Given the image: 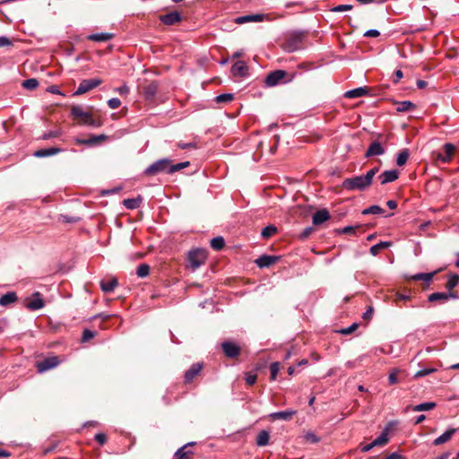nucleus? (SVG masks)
Segmentation results:
<instances>
[{"label": "nucleus", "mask_w": 459, "mask_h": 459, "mask_svg": "<svg viewBox=\"0 0 459 459\" xmlns=\"http://www.w3.org/2000/svg\"><path fill=\"white\" fill-rule=\"evenodd\" d=\"M71 114L74 119H77L79 123L91 126H99L100 124L92 117L91 114L82 109L81 106H73L71 108Z\"/></svg>", "instance_id": "nucleus-1"}, {"label": "nucleus", "mask_w": 459, "mask_h": 459, "mask_svg": "<svg viewBox=\"0 0 459 459\" xmlns=\"http://www.w3.org/2000/svg\"><path fill=\"white\" fill-rule=\"evenodd\" d=\"M342 186L348 191H363L367 189L369 185L362 175L344 179Z\"/></svg>", "instance_id": "nucleus-2"}, {"label": "nucleus", "mask_w": 459, "mask_h": 459, "mask_svg": "<svg viewBox=\"0 0 459 459\" xmlns=\"http://www.w3.org/2000/svg\"><path fill=\"white\" fill-rule=\"evenodd\" d=\"M170 163L169 159H160L146 168L144 173L148 176H153L160 172L169 173Z\"/></svg>", "instance_id": "nucleus-3"}, {"label": "nucleus", "mask_w": 459, "mask_h": 459, "mask_svg": "<svg viewBox=\"0 0 459 459\" xmlns=\"http://www.w3.org/2000/svg\"><path fill=\"white\" fill-rule=\"evenodd\" d=\"M206 251L204 249H195L189 252L188 261L193 270L199 268L206 260Z\"/></svg>", "instance_id": "nucleus-4"}, {"label": "nucleus", "mask_w": 459, "mask_h": 459, "mask_svg": "<svg viewBox=\"0 0 459 459\" xmlns=\"http://www.w3.org/2000/svg\"><path fill=\"white\" fill-rule=\"evenodd\" d=\"M102 81L99 78L94 79H89V80H82L76 91H74V95H82L84 94L92 89L98 87L100 85Z\"/></svg>", "instance_id": "nucleus-5"}, {"label": "nucleus", "mask_w": 459, "mask_h": 459, "mask_svg": "<svg viewBox=\"0 0 459 459\" xmlns=\"http://www.w3.org/2000/svg\"><path fill=\"white\" fill-rule=\"evenodd\" d=\"M59 362L60 361L58 359V357L53 356V357L46 358L40 361H38L36 367H37L38 372L43 373V372H46L49 369L56 368V366H58Z\"/></svg>", "instance_id": "nucleus-6"}, {"label": "nucleus", "mask_w": 459, "mask_h": 459, "mask_svg": "<svg viewBox=\"0 0 459 459\" xmlns=\"http://www.w3.org/2000/svg\"><path fill=\"white\" fill-rule=\"evenodd\" d=\"M286 74L284 70L273 71L266 76L265 84L269 87L276 86L285 78Z\"/></svg>", "instance_id": "nucleus-7"}, {"label": "nucleus", "mask_w": 459, "mask_h": 459, "mask_svg": "<svg viewBox=\"0 0 459 459\" xmlns=\"http://www.w3.org/2000/svg\"><path fill=\"white\" fill-rule=\"evenodd\" d=\"M444 152L445 153H437L436 159L443 163H448L452 160L455 147L454 144L450 143H446L444 144Z\"/></svg>", "instance_id": "nucleus-8"}, {"label": "nucleus", "mask_w": 459, "mask_h": 459, "mask_svg": "<svg viewBox=\"0 0 459 459\" xmlns=\"http://www.w3.org/2000/svg\"><path fill=\"white\" fill-rule=\"evenodd\" d=\"M224 354L230 359H235L240 354V348L235 342L226 341L221 343Z\"/></svg>", "instance_id": "nucleus-9"}, {"label": "nucleus", "mask_w": 459, "mask_h": 459, "mask_svg": "<svg viewBox=\"0 0 459 459\" xmlns=\"http://www.w3.org/2000/svg\"><path fill=\"white\" fill-rule=\"evenodd\" d=\"M300 43L301 34L295 33L286 39L283 48L288 52H294L299 48Z\"/></svg>", "instance_id": "nucleus-10"}, {"label": "nucleus", "mask_w": 459, "mask_h": 459, "mask_svg": "<svg viewBox=\"0 0 459 459\" xmlns=\"http://www.w3.org/2000/svg\"><path fill=\"white\" fill-rule=\"evenodd\" d=\"M280 260V256L263 255L255 263L259 268L269 267Z\"/></svg>", "instance_id": "nucleus-11"}, {"label": "nucleus", "mask_w": 459, "mask_h": 459, "mask_svg": "<svg viewBox=\"0 0 459 459\" xmlns=\"http://www.w3.org/2000/svg\"><path fill=\"white\" fill-rule=\"evenodd\" d=\"M267 20H269V18H268V15H266V14H249V15L239 16V17L236 18L235 21L237 23L242 24L245 22H264V21H267Z\"/></svg>", "instance_id": "nucleus-12"}, {"label": "nucleus", "mask_w": 459, "mask_h": 459, "mask_svg": "<svg viewBox=\"0 0 459 459\" xmlns=\"http://www.w3.org/2000/svg\"><path fill=\"white\" fill-rule=\"evenodd\" d=\"M162 23L166 25H173L181 21V14L178 12H170L160 17Z\"/></svg>", "instance_id": "nucleus-13"}, {"label": "nucleus", "mask_w": 459, "mask_h": 459, "mask_svg": "<svg viewBox=\"0 0 459 459\" xmlns=\"http://www.w3.org/2000/svg\"><path fill=\"white\" fill-rule=\"evenodd\" d=\"M399 177L397 169L385 170L379 175V179L382 185L395 181Z\"/></svg>", "instance_id": "nucleus-14"}, {"label": "nucleus", "mask_w": 459, "mask_h": 459, "mask_svg": "<svg viewBox=\"0 0 459 459\" xmlns=\"http://www.w3.org/2000/svg\"><path fill=\"white\" fill-rule=\"evenodd\" d=\"M297 413L295 410L289 409L282 411H276L269 414V418L271 420H290L292 416H294Z\"/></svg>", "instance_id": "nucleus-15"}, {"label": "nucleus", "mask_w": 459, "mask_h": 459, "mask_svg": "<svg viewBox=\"0 0 459 459\" xmlns=\"http://www.w3.org/2000/svg\"><path fill=\"white\" fill-rule=\"evenodd\" d=\"M385 153V149L381 145V143L377 141H375L370 143L368 146L367 152H366V157H371V156H379Z\"/></svg>", "instance_id": "nucleus-16"}, {"label": "nucleus", "mask_w": 459, "mask_h": 459, "mask_svg": "<svg viewBox=\"0 0 459 459\" xmlns=\"http://www.w3.org/2000/svg\"><path fill=\"white\" fill-rule=\"evenodd\" d=\"M330 219V213L326 209H321L314 213L312 221L313 224L317 226L321 225L322 223L325 222Z\"/></svg>", "instance_id": "nucleus-17"}, {"label": "nucleus", "mask_w": 459, "mask_h": 459, "mask_svg": "<svg viewBox=\"0 0 459 459\" xmlns=\"http://www.w3.org/2000/svg\"><path fill=\"white\" fill-rule=\"evenodd\" d=\"M202 368V363L193 364L191 368L187 369L185 373V381L187 383L191 382L200 373Z\"/></svg>", "instance_id": "nucleus-18"}, {"label": "nucleus", "mask_w": 459, "mask_h": 459, "mask_svg": "<svg viewBox=\"0 0 459 459\" xmlns=\"http://www.w3.org/2000/svg\"><path fill=\"white\" fill-rule=\"evenodd\" d=\"M231 74L234 76L244 77L247 74V66L243 61H238L231 66Z\"/></svg>", "instance_id": "nucleus-19"}, {"label": "nucleus", "mask_w": 459, "mask_h": 459, "mask_svg": "<svg viewBox=\"0 0 459 459\" xmlns=\"http://www.w3.org/2000/svg\"><path fill=\"white\" fill-rule=\"evenodd\" d=\"M456 431L457 429H448L442 435L434 439L433 445L440 446L442 444L448 442Z\"/></svg>", "instance_id": "nucleus-20"}, {"label": "nucleus", "mask_w": 459, "mask_h": 459, "mask_svg": "<svg viewBox=\"0 0 459 459\" xmlns=\"http://www.w3.org/2000/svg\"><path fill=\"white\" fill-rule=\"evenodd\" d=\"M118 282L117 278L112 277L110 279L101 280L100 281V289L105 293H109L114 290V289L117 286Z\"/></svg>", "instance_id": "nucleus-21"}, {"label": "nucleus", "mask_w": 459, "mask_h": 459, "mask_svg": "<svg viewBox=\"0 0 459 459\" xmlns=\"http://www.w3.org/2000/svg\"><path fill=\"white\" fill-rule=\"evenodd\" d=\"M45 303L42 298L40 297V294L39 292H36L34 294V299L30 301H29L26 305L27 308L32 311L41 309L44 307Z\"/></svg>", "instance_id": "nucleus-22"}, {"label": "nucleus", "mask_w": 459, "mask_h": 459, "mask_svg": "<svg viewBox=\"0 0 459 459\" xmlns=\"http://www.w3.org/2000/svg\"><path fill=\"white\" fill-rule=\"evenodd\" d=\"M62 152L61 148L50 147L46 149H39L34 152V156L37 158H45L58 154Z\"/></svg>", "instance_id": "nucleus-23"}, {"label": "nucleus", "mask_w": 459, "mask_h": 459, "mask_svg": "<svg viewBox=\"0 0 459 459\" xmlns=\"http://www.w3.org/2000/svg\"><path fill=\"white\" fill-rule=\"evenodd\" d=\"M158 83L152 82L143 87V96L146 100H152L158 92Z\"/></svg>", "instance_id": "nucleus-24"}, {"label": "nucleus", "mask_w": 459, "mask_h": 459, "mask_svg": "<svg viewBox=\"0 0 459 459\" xmlns=\"http://www.w3.org/2000/svg\"><path fill=\"white\" fill-rule=\"evenodd\" d=\"M113 38L114 34L108 32L92 33L87 36V39L94 42H106Z\"/></svg>", "instance_id": "nucleus-25"}, {"label": "nucleus", "mask_w": 459, "mask_h": 459, "mask_svg": "<svg viewBox=\"0 0 459 459\" xmlns=\"http://www.w3.org/2000/svg\"><path fill=\"white\" fill-rule=\"evenodd\" d=\"M368 90L367 87H359L345 92L344 96L349 99L359 98L367 95Z\"/></svg>", "instance_id": "nucleus-26"}, {"label": "nucleus", "mask_w": 459, "mask_h": 459, "mask_svg": "<svg viewBox=\"0 0 459 459\" xmlns=\"http://www.w3.org/2000/svg\"><path fill=\"white\" fill-rule=\"evenodd\" d=\"M195 442H190L178 449L175 453L176 459H191L190 455L193 454L191 451H186V448L190 446H194Z\"/></svg>", "instance_id": "nucleus-27"}, {"label": "nucleus", "mask_w": 459, "mask_h": 459, "mask_svg": "<svg viewBox=\"0 0 459 459\" xmlns=\"http://www.w3.org/2000/svg\"><path fill=\"white\" fill-rule=\"evenodd\" d=\"M17 300V295L13 291L7 292L0 298V306L5 307L14 303Z\"/></svg>", "instance_id": "nucleus-28"}, {"label": "nucleus", "mask_w": 459, "mask_h": 459, "mask_svg": "<svg viewBox=\"0 0 459 459\" xmlns=\"http://www.w3.org/2000/svg\"><path fill=\"white\" fill-rule=\"evenodd\" d=\"M455 298V296L453 293H445V292H434L430 294L428 298L429 302H434L437 300H447L449 298Z\"/></svg>", "instance_id": "nucleus-29"}, {"label": "nucleus", "mask_w": 459, "mask_h": 459, "mask_svg": "<svg viewBox=\"0 0 459 459\" xmlns=\"http://www.w3.org/2000/svg\"><path fill=\"white\" fill-rule=\"evenodd\" d=\"M142 201H143L142 197L138 196L137 198L125 199L123 201V204L126 209L134 210L140 206V204H142Z\"/></svg>", "instance_id": "nucleus-30"}, {"label": "nucleus", "mask_w": 459, "mask_h": 459, "mask_svg": "<svg viewBox=\"0 0 459 459\" xmlns=\"http://www.w3.org/2000/svg\"><path fill=\"white\" fill-rule=\"evenodd\" d=\"M391 246V242H388V241H381L376 245H373L370 249H369V253L373 255V256H376L378 255V253L380 252L381 249L383 248H387Z\"/></svg>", "instance_id": "nucleus-31"}, {"label": "nucleus", "mask_w": 459, "mask_h": 459, "mask_svg": "<svg viewBox=\"0 0 459 459\" xmlns=\"http://www.w3.org/2000/svg\"><path fill=\"white\" fill-rule=\"evenodd\" d=\"M436 406H437L436 403L427 402V403H422L415 405L412 410L414 411H427L433 410Z\"/></svg>", "instance_id": "nucleus-32"}, {"label": "nucleus", "mask_w": 459, "mask_h": 459, "mask_svg": "<svg viewBox=\"0 0 459 459\" xmlns=\"http://www.w3.org/2000/svg\"><path fill=\"white\" fill-rule=\"evenodd\" d=\"M270 438L269 432L266 430H262L256 438V445L259 446H264L268 444Z\"/></svg>", "instance_id": "nucleus-33"}, {"label": "nucleus", "mask_w": 459, "mask_h": 459, "mask_svg": "<svg viewBox=\"0 0 459 459\" xmlns=\"http://www.w3.org/2000/svg\"><path fill=\"white\" fill-rule=\"evenodd\" d=\"M106 138V135L100 134V135H94L91 137L90 139H77L76 142L79 144H94L97 143L100 140H103Z\"/></svg>", "instance_id": "nucleus-34"}, {"label": "nucleus", "mask_w": 459, "mask_h": 459, "mask_svg": "<svg viewBox=\"0 0 459 459\" xmlns=\"http://www.w3.org/2000/svg\"><path fill=\"white\" fill-rule=\"evenodd\" d=\"M388 434L386 431H384L380 434L379 437L375 438L372 443L374 446H385L388 442Z\"/></svg>", "instance_id": "nucleus-35"}, {"label": "nucleus", "mask_w": 459, "mask_h": 459, "mask_svg": "<svg viewBox=\"0 0 459 459\" xmlns=\"http://www.w3.org/2000/svg\"><path fill=\"white\" fill-rule=\"evenodd\" d=\"M434 274L435 273H421L412 275L411 279L414 281H424L426 282H429L433 279Z\"/></svg>", "instance_id": "nucleus-36"}, {"label": "nucleus", "mask_w": 459, "mask_h": 459, "mask_svg": "<svg viewBox=\"0 0 459 459\" xmlns=\"http://www.w3.org/2000/svg\"><path fill=\"white\" fill-rule=\"evenodd\" d=\"M409 155L410 153L407 149L402 150L397 155L396 164L400 167L403 166L407 162Z\"/></svg>", "instance_id": "nucleus-37"}, {"label": "nucleus", "mask_w": 459, "mask_h": 459, "mask_svg": "<svg viewBox=\"0 0 459 459\" xmlns=\"http://www.w3.org/2000/svg\"><path fill=\"white\" fill-rule=\"evenodd\" d=\"M224 246H225V241L222 237H215L211 240V247L214 250H217V251L221 250L224 247Z\"/></svg>", "instance_id": "nucleus-38"}, {"label": "nucleus", "mask_w": 459, "mask_h": 459, "mask_svg": "<svg viewBox=\"0 0 459 459\" xmlns=\"http://www.w3.org/2000/svg\"><path fill=\"white\" fill-rule=\"evenodd\" d=\"M277 231V228L273 225H268L264 227L261 232V235L264 238H268L275 234Z\"/></svg>", "instance_id": "nucleus-39"}, {"label": "nucleus", "mask_w": 459, "mask_h": 459, "mask_svg": "<svg viewBox=\"0 0 459 459\" xmlns=\"http://www.w3.org/2000/svg\"><path fill=\"white\" fill-rule=\"evenodd\" d=\"M385 210L378 205H371L368 208L365 209L362 213L363 214H383Z\"/></svg>", "instance_id": "nucleus-40"}, {"label": "nucleus", "mask_w": 459, "mask_h": 459, "mask_svg": "<svg viewBox=\"0 0 459 459\" xmlns=\"http://www.w3.org/2000/svg\"><path fill=\"white\" fill-rule=\"evenodd\" d=\"M150 273V266L146 264H142L138 266L136 270V274L140 278L146 277Z\"/></svg>", "instance_id": "nucleus-41"}, {"label": "nucleus", "mask_w": 459, "mask_h": 459, "mask_svg": "<svg viewBox=\"0 0 459 459\" xmlns=\"http://www.w3.org/2000/svg\"><path fill=\"white\" fill-rule=\"evenodd\" d=\"M38 86H39V82L37 79H34V78L27 79L22 82V87L27 90H34Z\"/></svg>", "instance_id": "nucleus-42"}, {"label": "nucleus", "mask_w": 459, "mask_h": 459, "mask_svg": "<svg viewBox=\"0 0 459 459\" xmlns=\"http://www.w3.org/2000/svg\"><path fill=\"white\" fill-rule=\"evenodd\" d=\"M414 108V104L409 100L402 101L398 104L397 111L406 112Z\"/></svg>", "instance_id": "nucleus-43"}, {"label": "nucleus", "mask_w": 459, "mask_h": 459, "mask_svg": "<svg viewBox=\"0 0 459 459\" xmlns=\"http://www.w3.org/2000/svg\"><path fill=\"white\" fill-rule=\"evenodd\" d=\"M459 283V275L452 274L449 276L448 281L446 282V289L451 290Z\"/></svg>", "instance_id": "nucleus-44"}, {"label": "nucleus", "mask_w": 459, "mask_h": 459, "mask_svg": "<svg viewBox=\"0 0 459 459\" xmlns=\"http://www.w3.org/2000/svg\"><path fill=\"white\" fill-rule=\"evenodd\" d=\"M233 94L231 93H223L220 94L215 98V101L217 103H228L233 100Z\"/></svg>", "instance_id": "nucleus-45"}, {"label": "nucleus", "mask_w": 459, "mask_h": 459, "mask_svg": "<svg viewBox=\"0 0 459 459\" xmlns=\"http://www.w3.org/2000/svg\"><path fill=\"white\" fill-rule=\"evenodd\" d=\"M188 165H189L188 161L179 162V163H177L174 165L170 164V167L169 169V174L175 173L180 169L186 168Z\"/></svg>", "instance_id": "nucleus-46"}, {"label": "nucleus", "mask_w": 459, "mask_h": 459, "mask_svg": "<svg viewBox=\"0 0 459 459\" xmlns=\"http://www.w3.org/2000/svg\"><path fill=\"white\" fill-rule=\"evenodd\" d=\"M62 132L60 130H51L48 132H46L42 134L41 139L42 140H49L51 138H56L60 136Z\"/></svg>", "instance_id": "nucleus-47"}, {"label": "nucleus", "mask_w": 459, "mask_h": 459, "mask_svg": "<svg viewBox=\"0 0 459 459\" xmlns=\"http://www.w3.org/2000/svg\"><path fill=\"white\" fill-rule=\"evenodd\" d=\"M378 172V168L377 167H375L371 169H369L366 175H363L364 178L367 180V182L368 183V185L370 186L371 183H372V180H373V178L375 177V175Z\"/></svg>", "instance_id": "nucleus-48"}, {"label": "nucleus", "mask_w": 459, "mask_h": 459, "mask_svg": "<svg viewBox=\"0 0 459 459\" xmlns=\"http://www.w3.org/2000/svg\"><path fill=\"white\" fill-rule=\"evenodd\" d=\"M378 172V168L377 167H375L371 169H369L366 175H363L364 178L367 180V182L368 183V185L370 186L371 183H372V180H373V178L375 177V175Z\"/></svg>", "instance_id": "nucleus-49"}, {"label": "nucleus", "mask_w": 459, "mask_h": 459, "mask_svg": "<svg viewBox=\"0 0 459 459\" xmlns=\"http://www.w3.org/2000/svg\"><path fill=\"white\" fill-rule=\"evenodd\" d=\"M378 172V168L377 167H375L371 169H369L366 175H363L364 178L367 180V182L368 183V185L370 186L371 183H372V180H373V178L375 177V175Z\"/></svg>", "instance_id": "nucleus-50"}, {"label": "nucleus", "mask_w": 459, "mask_h": 459, "mask_svg": "<svg viewBox=\"0 0 459 459\" xmlns=\"http://www.w3.org/2000/svg\"><path fill=\"white\" fill-rule=\"evenodd\" d=\"M280 370V364L279 362H273L270 365V374H271V379L275 380L276 377L278 375V372Z\"/></svg>", "instance_id": "nucleus-51"}, {"label": "nucleus", "mask_w": 459, "mask_h": 459, "mask_svg": "<svg viewBox=\"0 0 459 459\" xmlns=\"http://www.w3.org/2000/svg\"><path fill=\"white\" fill-rule=\"evenodd\" d=\"M353 6L351 4H339L332 8V12L333 13H341L345 11L352 10Z\"/></svg>", "instance_id": "nucleus-52"}, {"label": "nucleus", "mask_w": 459, "mask_h": 459, "mask_svg": "<svg viewBox=\"0 0 459 459\" xmlns=\"http://www.w3.org/2000/svg\"><path fill=\"white\" fill-rule=\"evenodd\" d=\"M436 369L435 368H423V369H420L419 371H417L414 375V378H420V377H423L425 376H428L433 372H435Z\"/></svg>", "instance_id": "nucleus-53"}, {"label": "nucleus", "mask_w": 459, "mask_h": 459, "mask_svg": "<svg viewBox=\"0 0 459 459\" xmlns=\"http://www.w3.org/2000/svg\"><path fill=\"white\" fill-rule=\"evenodd\" d=\"M94 336H95V333L94 332H92V331H91L89 329H85L83 331V333H82V342H89Z\"/></svg>", "instance_id": "nucleus-54"}, {"label": "nucleus", "mask_w": 459, "mask_h": 459, "mask_svg": "<svg viewBox=\"0 0 459 459\" xmlns=\"http://www.w3.org/2000/svg\"><path fill=\"white\" fill-rule=\"evenodd\" d=\"M108 105L110 108L116 109L120 107L121 100L118 98H112V99L108 100Z\"/></svg>", "instance_id": "nucleus-55"}, {"label": "nucleus", "mask_w": 459, "mask_h": 459, "mask_svg": "<svg viewBox=\"0 0 459 459\" xmlns=\"http://www.w3.org/2000/svg\"><path fill=\"white\" fill-rule=\"evenodd\" d=\"M178 148L182 149V150H186V149H188V148H193V149H196L197 148V145L194 142H191V143H178Z\"/></svg>", "instance_id": "nucleus-56"}, {"label": "nucleus", "mask_w": 459, "mask_h": 459, "mask_svg": "<svg viewBox=\"0 0 459 459\" xmlns=\"http://www.w3.org/2000/svg\"><path fill=\"white\" fill-rule=\"evenodd\" d=\"M305 438L307 441L310 442V443H317L319 442V437L315 435L314 433L312 432H307L306 435H305Z\"/></svg>", "instance_id": "nucleus-57"}, {"label": "nucleus", "mask_w": 459, "mask_h": 459, "mask_svg": "<svg viewBox=\"0 0 459 459\" xmlns=\"http://www.w3.org/2000/svg\"><path fill=\"white\" fill-rule=\"evenodd\" d=\"M358 328V325L357 324H352L351 325H350L349 327L347 328H343L340 331L341 333L342 334H350L353 331H355L356 329Z\"/></svg>", "instance_id": "nucleus-58"}, {"label": "nucleus", "mask_w": 459, "mask_h": 459, "mask_svg": "<svg viewBox=\"0 0 459 459\" xmlns=\"http://www.w3.org/2000/svg\"><path fill=\"white\" fill-rule=\"evenodd\" d=\"M397 370L392 371L388 376V381L390 385H394L398 383V377H397Z\"/></svg>", "instance_id": "nucleus-59"}, {"label": "nucleus", "mask_w": 459, "mask_h": 459, "mask_svg": "<svg viewBox=\"0 0 459 459\" xmlns=\"http://www.w3.org/2000/svg\"><path fill=\"white\" fill-rule=\"evenodd\" d=\"M95 440L100 445H104L107 441V436L104 433H98L95 435Z\"/></svg>", "instance_id": "nucleus-60"}, {"label": "nucleus", "mask_w": 459, "mask_h": 459, "mask_svg": "<svg viewBox=\"0 0 459 459\" xmlns=\"http://www.w3.org/2000/svg\"><path fill=\"white\" fill-rule=\"evenodd\" d=\"M356 227L347 226L341 230H339V233L341 234H353L355 232Z\"/></svg>", "instance_id": "nucleus-61"}, {"label": "nucleus", "mask_w": 459, "mask_h": 459, "mask_svg": "<svg viewBox=\"0 0 459 459\" xmlns=\"http://www.w3.org/2000/svg\"><path fill=\"white\" fill-rule=\"evenodd\" d=\"M313 228L312 227H307L303 230V231L300 233V238L305 239L309 237V235L312 233Z\"/></svg>", "instance_id": "nucleus-62"}, {"label": "nucleus", "mask_w": 459, "mask_h": 459, "mask_svg": "<svg viewBox=\"0 0 459 459\" xmlns=\"http://www.w3.org/2000/svg\"><path fill=\"white\" fill-rule=\"evenodd\" d=\"M373 307H368V309L363 313V319L365 320H369L371 319L372 316H373Z\"/></svg>", "instance_id": "nucleus-63"}, {"label": "nucleus", "mask_w": 459, "mask_h": 459, "mask_svg": "<svg viewBox=\"0 0 459 459\" xmlns=\"http://www.w3.org/2000/svg\"><path fill=\"white\" fill-rule=\"evenodd\" d=\"M379 35H380V32H379L377 30H375V29L368 30H367V31L364 33V36H365V37H368V38H370V37H378Z\"/></svg>", "instance_id": "nucleus-64"}]
</instances>
